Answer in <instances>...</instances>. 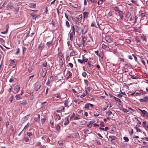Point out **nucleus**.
Here are the masks:
<instances>
[{
	"instance_id": "1",
	"label": "nucleus",
	"mask_w": 148,
	"mask_h": 148,
	"mask_svg": "<svg viewBox=\"0 0 148 148\" xmlns=\"http://www.w3.org/2000/svg\"><path fill=\"white\" fill-rule=\"evenodd\" d=\"M82 60L80 59H78L77 61L79 63L82 64L83 63H85L88 61V59L85 58L84 56L83 55L82 56Z\"/></svg>"
},
{
	"instance_id": "2",
	"label": "nucleus",
	"mask_w": 148,
	"mask_h": 148,
	"mask_svg": "<svg viewBox=\"0 0 148 148\" xmlns=\"http://www.w3.org/2000/svg\"><path fill=\"white\" fill-rule=\"evenodd\" d=\"M6 8L7 10L13 9L14 8L13 3L10 2L6 6Z\"/></svg>"
},
{
	"instance_id": "3",
	"label": "nucleus",
	"mask_w": 148,
	"mask_h": 148,
	"mask_svg": "<svg viewBox=\"0 0 148 148\" xmlns=\"http://www.w3.org/2000/svg\"><path fill=\"white\" fill-rule=\"evenodd\" d=\"M41 86V84L39 83H36L35 86V90L36 91H38L40 89Z\"/></svg>"
},
{
	"instance_id": "4",
	"label": "nucleus",
	"mask_w": 148,
	"mask_h": 148,
	"mask_svg": "<svg viewBox=\"0 0 148 148\" xmlns=\"http://www.w3.org/2000/svg\"><path fill=\"white\" fill-rule=\"evenodd\" d=\"M82 43L83 46L84 47L86 46V42L87 40V39L85 36H82Z\"/></svg>"
},
{
	"instance_id": "5",
	"label": "nucleus",
	"mask_w": 148,
	"mask_h": 148,
	"mask_svg": "<svg viewBox=\"0 0 148 148\" xmlns=\"http://www.w3.org/2000/svg\"><path fill=\"white\" fill-rule=\"evenodd\" d=\"M76 29L77 34L79 35H80L82 32V29L80 27L77 26Z\"/></svg>"
},
{
	"instance_id": "6",
	"label": "nucleus",
	"mask_w": 148,
	"mask_h": 148,
	"mask_svg": "<svg viewBox=\"0 0 148 148\" xmlns=\"http://www.w3.org/2000/svg\"><path fill=\"white\" fill-rule=\"evenodd\" d=\"M10 63L9 66H12V68H14L16 66L15 62L13 60H10Z\"/></svg>"
},
{
	"instance_id": "7",
	"label": "nucleus",
	"mask_w": 148,
	"mask_h": 148,
	"mask_svg": "<svg viewBox=\"0 0 148 148\" xmlns=\"http://www.w3.org/2000/svg\"><path fill=\"white\" fill-rule=\"evenodd\" d=\"M20 87L19 85H16L14 87V90L15 91V93H17L19 90Z\"/></svg>"
},
{
	"instance_id": "8",
	"label": "nucleus",
	"mask_w": 148,
	"mask_h": 148,
	"mask_svg": "<svg viewBox=\"0 0 148 148\" xmlns=\"http://www.w3.org/2000/svg\"><path fill=\"white\" fill-rule=\"evenodd\" d=\"M97 23V20L96 19H95L92 23L91 26L92 27H96L98 28V27L96 26V24Z\"/></svg>"
},
{
	"instance_id": "9",
	"label": "nucleus",
	"mask_w": 148,
	"mask_h": 148,
	"mask_svg": "<svg viewBox=\"0 0 148 148\" xmlns=\"http://www.w3.org/2000/svg\"><path fill=\"white\" fill-rule=\"evenodd\" d=\"M59 60V64L62 67L63 66L64 64V61L62 60V58H60Z\"/></svg>"
},
{
	"instance_id": "10",
	"label": "nucleus",
	"mask_w": 148,
	"mask_h": 148,
	"mask_svg": "<svg viewBox=\"0 0 148 148\" xmlns=\"http://www.w3.org/2000/svg\"><path fill=\"white\" fill-rule=\"evenodd\" d=\"M89 12H84L83 13V17L84 18H87L88 17Z\"/></svg>"
},
{
	"instance_id": "11",
	"label": "nucleus",
	"mask_w": 148,
	"mask_h": 148,
	"mask_svg": "<svg viewBox=\"0 0 148 148\" xmlns=\"http://www.w3.org/2000/svg\"><path fill=\"white\" fill-rule=\"evenodd\" d=\"M102 47L103 49H105L106 51H108L109 50V47L103 44L102 45Z\"/></svg>"
},
{
	"instance_id": "12",
	"label": "nucleus",
	"mask_w": 148,
	"mask_h": 148,
	"mask_svg": "<svg viewBox=\"0 0 148 148\" xmlns=\"http://www.w3.org/2000/svg\"><path fill=\"white\" fill-rule=\"evenodd\" d=\"M100 114V113L97 110L94 111V115L95 116H98Z\"/></svg>"
},
{
	"instance_id": "13",
	"label": "nucleus",
	"mask_w": 148,
	"mask_h": 148,
	"mask_svg": "<svg viewBox=\"0 0 148 148\" xmlns=\"http://www.w3.org/2000/svg\"><path fill=\"white\" fill-rule=\"evenodd\" d=\"M118 13L119 14V16L120 17V18L121 19H123V12L121 11H119Z\"/></svg>"
},
{
	"instance_id": "14",
	"label": "nucleus",
	"mask_w": 148,
	"mask_h": 148,
	"mask_svg": "<svg viewBox=\"0 0 148 148\" xmlns=\"http://www.w3.org/2000/svg\"><path fill=\"white\" fill-rule=\"evenodd\" d=\"M75 34V32H72L70 34V39L71 41H72L73 40V35Z\"/></svg>"
},
{
	"instance_id": "15",
	"label": "nucleus",
	"mask_w": 148,
	"mask_h": 148,
	"mask_svg": "<svg viewBox=\"0 0 148 148\" xmlns=\"http://www.w3.org/2000/svg\"><path fill=\"white\" fill-rule=\"evenodd\" d=\"M44 46V43H41L40 45H39L38 49L39 50H41L43 48Z\"/></svg>"
},
{
	"instance_id": "16",
	"label": "nucleus",
	"mask_w": 148,
	"mask_h": 148,
	"mask_svg": "<svg viewBox=\"0 0 148 148\" xmlns=\"http://www.w3.org/2000/svg\"><path fill=\"white\" fill-rule=\"evenodd\" d=\"M109 137L110 139H111L112 140H114L117 138L116 136H109Z\"/></svg>"
},
{
	"instance_id": "17",
	"label": "nucleus",
	"mask_w": 148,
	"mask_h": 148,
	"mask_svg": "<svg viewBox=\"0 0 148 148\" xmlns=\"http://www.w3.org/2000/svg\"><path fill=\"white\" fill-rule=\"evenodd\" d=\"M86 92V94H88V91L89 92L90 91V87H88L86 88L85 89Z\"/></svg>"
},
{
	"instance_id": "18",
	"label": "nucleus",
	"mask_w": 148,
	"mask_h": 148,
	"mask_svg": "<svg viewBox=\"0 0 148 148\" xmlns=\"http://www.w3.org/2000/svg\"><path fill=\"white\" fill-rule=\"evenodd\" d=\"M29 6L32 8H34L36 7V4L35 3H32L29 4Z\"/></svg>"
},
{
	"instance_id": "19",
	"label": "nucleus",
	"mask_w": 148,
	"mask_h": 148,
	"mask_svg": "<svg viewBox=\"0 0 148 148\" xmlns=\"http://www.w3.org/2000/svg\"><path fill=\"white\" fill-rule=\"evenodd\" d=\"M69 122V121L68 118H65V121L64 123V125H66L68 124Z\"/></svg>"
},
{
	"instance_id": "20",
	"label": "nucleus",
	"mask_w": 148,
	"mask_h": 148,
	"mask_svg": "<svg viewBox=\"0 0 148 148\" xmlns=\"http://www.w3.org/2000/svg\"><path fill=\"white\" fill-rule=\"evenodd\" d=\"M97 3L98 5H101L105 1V0H98Z\"/></svg>"
},
{
	"instance_id": "21",
	"label": "nucleus",
	"mask_w": 148,
	"mask_h": 148,
	"mask_svg": "<svg viewBox=\"0 0 148 148\" xmlns=\"http://www.w3.org/2000/svg\"><path fill=\"white\" fill-rule=\"evenodd\" d=\"M60 130V126L59 125H57L56 128V130L58 132H59Z\"/></svg>"
},
{
	"instance_id": "22",
	"label": "nucleus",
	"mask_w": 148,
	"mask_h": 148,
	"mask_svg": "<svg viewBox=\"0 0 148 148\" xmlns=\"http://www.w3.org/2000/svg\"><path fill=\"white\" fill-rule=\"evenodd\" d=\"M142 115L143 116H145L148 114V113L146 111L143 110V111L142 112Z\"/></svg>"
},
{
	"instance_id": "23",
	"label": "nucleus",
	"mask_w": 148,
	"mask_h": 148,
	"mask_svg": "<svg viewBox=\"0 0 148 148\" xmlns=\"http://www.w3.org/2000/svg\"><path fill=\"white\" fill-rule=\"evenodd\" d=\"M103 52H101L99 54V57L102 59L103 57Z\"/></svg>"
},
{
	"instance_id": "24",
	"label": "nucleus",
	"mask_w": 148,
	"mask_h": 148,
	"mask_svg": "<svg viewBox=\"0 0 148 148\" xmlns=\"http://www.w3.org/2000/svg\"><path fill=\"white\" fill-rule=\"evenodd\" d=\"M135 94L137 95H141V90H138L136 91L135 92Z\"/></svg>"
},
{
	"instance_id": "25",
	"label": "nucleus",
	"mask_w": 148,
	"mask_h": 148,
	"mask_svg": "<svg viewBox=\"0 0 148 148\" xmlns=\"http://www.w3.org/2000/svg\"><path fill=\"white\" fill-rule=\"evenodd\" d=\"M20 103L23 105H25L27 104V102L26 100H24L22 101H20Z\"/></svg>"
},
{
	"instance_id": "26",
	"label": "nucleus",
	"mask_w": 148,
	"mask_h": 148,
	"mask_svg": "<svg viewBox=\"0 0 148 148\" xmlns=\"http://www.w3.org/2000/svg\"><path fill=\"white\" fill-rule=\"evenodd\" d=\"M40 119V115L38 114L37 115V117H35L34 118V120L36 121H38V120H39Z\"/></svg>"
},
{
	"instance_id": "27",
	"label": "nucleus",
	"mask_w": 148,
	"mask_h": 148,
	"mask_svg": "<svg viewBox=\"0 0 148 148\" xmlns=\"http://www.w3.org/2000/svg\"><path fill=\"white\" fill-rule=\"evenodd\" d=\"M126 16L127 18H130L132 16L131 13L129 12H128L126 14Z\"/></svg>"
},
{
	"instance_id": "28",
	"label": "nucleus",
	"mask_w": 148,
	"mask_h": 148,
	"mask_svg": "<svg viewBox=\"0 0 148 148\" xmlns=\"http://www.w3.org/2000/svg\"><path fill=\"white\" fill-rule=\"evenodd\" d=\"M114 10L115 11H116V12H119V11H120L119 10V8L118 7H115L114 8Z\"/></svg>"
},
{
	"instance_id": "29",
	"label": "nucleus",
	"mask_w": 148,
	"mask_h": 148,
	"mask_svg": "<svg viewBox=\"0 0 148 148\" xmlns=\"http://www.w3.org/2000/svg\"><path fill=\"white\" fill-rule=\"evenodd\" d=\"M89 103H87L85 104L84 108L85 109H89Z\"/></svg>"
},
{
	"instance_id": "30",
	"label": "nucleus",
	"mask_w": 148,
	"mask_h": 148,
	"mask_svg": "<svg viewBox=\"0 0 148 148\" xmlns=\"http://www.w3.org/2000/svg\"><path fill=\"white\" fill-rule=\"evenodd\" d=\"M32 66L31 65H29L28 68V70L29 73L32 71Z\"/></svg>"
},
{
	"instance_id": "31",
	"label": "nucleus",
	"mask_w": 148,
	"mask_h": 148,
	"mask_svg": "<svg viewBox=\"0 0 148 148\" xmlns=\"http://www.w3.org/2000/svg\"><path fill=\"white\" fill-rule=\"evenodd\" d=\"M134 128L136 130V132H141V130H140L139 128H138V127H136V126L134 127Z\"/></svg>"
},
{
	"instance_id": "32",
	"label": "nucleus",
	"mask_w": 148,
	"mask_h": 148,
	"mask_svg": "<svg viewBox=\"0 0 148 148\" xmlns=\"http://www.w3.org/2000/svg\"><path fill=\"white\" fill-rule=\"evenodd\" d=\"M64 106L65 107H68V103L67 100L65 101L64 102Z\"/></svg>"
},
{
	"instance_id": "33",
	"label": "nucleus",
	"mask_w": 148,
	"mask_h": 148,
	"mask_svg": "<svg viewBox=\"0 0 148 148\" xmlns=\"http://www.w3.org/2000/svg\"><path fill=\"white\" fill-rule=\"evenodd\" d=\"M106 41L110 43L112 42V40L111 39H108L107 38L106 39Z\"/></svg>"
},
{
	"instance_id": "34",
	"label": "nucleus",
	"mask_w": 148,
	"mask_h": 148,
	"mask_svg": "<svg viewBox=\"0 0 148 148\" xmlns=\"http://www.w3.org/2000/svg\"><path fill=\"white\" fill-rule=\"evenodd\" d=\"M0 42H1L2 44H5V41L1 38H0Z\"/></svg>"
},
{
	"instance_id": "35",
	"label": "nucleus",
	"mask_w": 148,
	"mask_h": 148,
	"mask_svg": "<svg viewBox=\"0 0 148 148\" xmlns=\"http://www.w3.org/2000/svg\"><path fill=\"white\" fill-rule=\"evenodd\" d=\"M62 53L61 52H60L58 54V57H59V59L60 58H62Z\"/></svg>"
},
{
	"instance_id": "36",
	"label": "nucleus",
	"mask_w": 148,
	"mask_h": 148,
	"mask_svg": "<svg viewBox=\"0 0 148 148\" xmlns=\"http://www.w3.org/2000/svg\"><path fill=\"white\" fill-rule=\"evenodd\" d=\"M51 44L52 42H48L47 43V46L49 47H50L51 46Z\"/></svg>"
},
{
	"instance_id": "37",
	"label": "nucleus",
	"mask_w": 148,
	"mask_h": 148,
	"mask_svg": "<svg viewBox=\"0 0 148 148\" xmlns=\"http://www.w3.org/2000/svg\"><path fill=\"white\" fill-rule=\"evenodd\" d=\"M141 40L143 41H146L145 37L144 36H141Z\"/></svg>"
},
{
	"instance_id": "38",
	"label": "nucleus",
	"mask_w": 148,
	"mask_h": 148,
	"mask_svg": "<svg viewBox=\"0 0 148 148\" xmlns=\"http://www.w3.org/2000/svg\"><path fill=\"white\" fill-rule=\"evenodd\" d=\"M22 95V94L21 95H17L16 96V99L17 100H19L20 98L21 95Z\"/></svg>"
},
{
	"instance_id": "39",
	"label": "nucleus",
	"mask_w": 148,
	"mask_h": 148,
	"mask_svg": "<svg viewBox=\"0 0 148 148\" xmlns=\"http://www.w3.org/2000/svg\"><path fill=\"white\" fill-rule=\"evenodd\" d=\"M123 139L125 140V141L126 142H127L129 141V139L127 137H123Z\"/></svg>"
},
{
	"instance_id": "40",
	"label": "nucleus",
	"mask_w": 148,
	"mask_h": 148,
	"mask_svg": "<svg viewBox=\"0 0 148 148\" xmlns=\"http://www.w3.org/2000/svg\"><path fill=\"white\" fill-rule=\"evenodd\" d=\"M43 66L44 67H46L47 66V63L46 61H44L42 64Z\"/></svg>"
},
{
	"instance_id": "41",
	"label": "nucleus",
	"mask_w": 148,
	"mask_h": 148,
	"mask_svg": "<svg viewBox=\"0 0 148 148\" xmlns=\"http://www.w3.org/2000/svg\"><path fill=\"white\" fill-rule=\"evenodd\" d=\"M143 125L144 127H148V126L146 125V122L144 121L143 123Z\"/></svg>"
},
{
	"instance_id": "42",
	"label": "nucleus",
	"mask_w": 148,
	"mask_h": 148,
	"mask_svg": "<svg viewBox=\"0 0 148 148\" xmlns=\"http://www.w3.org/2000/svg\"><path fill=\"white\" fill-rule=\"evenodd\" d=\"M114 98L115 100L116 101H117L118 102H121V101L119 99V98H117V97H114Z\"/></svg>"
},
{
	"instance_id": "43",
	"label": "nucleus",
	"mask_w": 148,
	"mask_h": 148,
	"mask_svg": "<svg viewBox=\"0 0 148 148\" xmlns=\"http://www.w3.org/2000/svg\"><path fill=\"white\" fill-rule=\"evenodd\" d=\"M8 29L7 28L6 29L5 31H4L3 32H1V33L4 34H6L8 32Z\"/></svg>"
},
{
	"instance_id": "44",
	"label": "nucleus",
	"mask_w": 148,
	"mask_h": 148,
	"mask_svg": "<svg viewBox=\"0 0 148 148\" xmlns=\"http://www.w3.org/2000/svg\"><path fill=\"white\" fill-rule=\"evenodd\" d=\"M82 75L84 77H85L86 76L87 73L86 72H83L82 73Z\"/></svg>"
},
{
	"instance_id": "45",
	"label": "nucleus",
	"mask_w": 148,
	"mask_h": 148,
	"mask_svg": "<svg viewBox=\"0 0 148 148\" xmlns=\"http://www.w3.org/2000/svg\"><path fill=\"white\" fill-rule=\"evenodd\" d=\"M55 115L57 117V118L58 120H59L60 119V117L59 114H56Z\"/></svg>"
},
{
	"instance_id": "46",
	"label": "nucleus",
	"mask_w": 148,
	"mask_h": 148,
	"mask_svg": "<svg viewBox=\"0 0 148 148\" xmlns=\"http://www.w3.org/2000/svg\"><path fill=\"white\" fill-rule=\"evenodd\" d=\"M66 26L68 27H70V24H69V22L68 21H66Z\"/></svg>"
},
{
	"instance_id": "47",
	"label": "nucleus",
	"mask_w": 148,
	"mask_h": 148,
	"mask_svg": "<svg viewBox=\"0 0 148 148\" xmlns=\"http://www.w3.org/2000/svg\"><path fill=\"white\" fill-rule=\"evenodd\" d=\"M20 52V49L19 48H17L16 49V54H18Z\"/></svg>"
},
{
	"instance_id": "48",
	"label": "nucleus",
	"mask_w": 148,
	"mask_h": 148,
	"mask_svg": "<svg viewBox=\"0 0 148 148\" xmlns=\"http://www.w3.org/2000/svg\"><path fill=\"white\" fill-rule=\"evenodd\" d=\"M112 114V112L110 111H108L106 113V114L108 116H109L110 115H111Z\"/></svg>"
},
{
	"instance_id": "49",
	"label": "nucleus",
	"mask_w": 148,
	"mask_h": 148,
	"mask_svg": "<svg viewBox=\"0 0 148 148\" xmlns=\"http://www.w3.org/2000/svg\"><path fill=\"white\" fill-rule=\"evenodd\" d=\"M84 82L86 85L88 86V81L86 79H84Z\"/></svg>"
},
{
	"instance_id": "50",
	"label": "nucleus",
	"mask_w": 148,
	"mask_h": 148,
	"mask_svg": "<svg viewBox=\"0 0 148 148\" xmlns=\"http://www.w3.org/2000/svg\"><path fill=\"white\" fill-rule=\"evenodd\" d=\"M135 119L137 121V123L139 124H141V122L139 120H138V119L137 118H135Z\"/></svg>"
},
{
	"instance_id": "51",
	"label": "nucleus",
	"mask_w": 148,
	"mask_h": 148,
	"mask_svg": "<svg viewBox=\"0 0 148 148\" xmlns=\"http://www.w3.org/2000/svg\"><path fill=\"white\" fill-rule=\"evenodd\" d=\"M145 99V98H143L140 99V101L141 102H146V101Z\"/></svg>"
},
{
	"instance_id": "52",
	"label": "nucleus",
	"mask_w": 148,
	"mask_h": 148,
	"mask_svg": "<svg viewBox=\"0 0 148 148\" xmlns=\"http://www.w3.org/2000/svg\"><path fill=\"white\" fill-rule=\"evenodd\" d=\"M143 98H145L146 101L148 102V96H145L143 97Z\"/></svg>"
},
{
	"instance_id": "53",
	"label": "nucleus",
	"mask_w": 148,
	"mask_h": 148,
	"mask_svg": "<svg viewBox=\"0 0 148 148\" xmlns=\"http://www.w3.org/2000/svg\"><path fill=\"white\" fill-rule=\"evenodd\" d=\"M25 139L26 142H27L29 141V139L28 137H25Z\"/></svg>"
},
{
	"instance_id": "54",
	"label": "nucleus",
	"mask_w": 148,
	"mask_h": 148,
	"mask_svg": "<svg viewBox=\"0 0 148 148\" xmlns=\"http://www.w3.org/2000/svg\"><path fill=\"white\" fill-rule=\"evenodd\" d=\"M61 9V8H60L59 7L58 8H57V12L58 15H59V10H60Z\"/></svg>"
},
{
	"instance_id": "55",
	"label": "nucleus",
	"mask_w": 148,
	"mask_h": 148,
	"mask_svg": "<svg viewBox=\"0 0 148 148\" xmlns=\"http://www.w3.org/2000/svg\"><path fill=\"white\" fill-rule=\"evenodd\" d=\"M125 41L128 43H130L131 41L130 39H126Z\"/></svg>"
},
{
	"instance_id": "56",
	"label": "nucleus",
	"mask_w": 148,
	"mask_h": 148,
	"mask_svg": "<svg viewBox=\"0 0 148 148\" xmlns=\"http://www.w3.org/2000/svg\"><path fill=\"white\" fill-rule=\"evenodd\" d=\"M131 77L133 79H137L136 77L134 75H131Z\"/></svg>"
},
{
	"instance_id": "57",
	"label": "nucleus",
	"mask_w": 148,
	"mask_h": 148,
	"mask_svg": "<svg viewBox=\"0 0 148 148\" xmlns=\"http://www.w3.org/2000/svg\"><path fill=\"white\" fill-rule=\"evenodd\" d=\"M29 123H28L25 126L23 130L24 129H26L27 127H28L29 126Z\"/></svg>"
},
{
	"instance_id": "58",
	"label": "nucleus",
	"mask_w": 148,
	"mask_h": 148,
	"mask_svg": "<svg viewBox=\"0 0 148 148\" xmlns=\"http://www.w3.org/2000/svg\"><path fill=\"white\" fill-rule=\"evenodd\" d=\"M91 124H90V123H89L88 122V123L87 124V126L90 128L92 127V125H91Z\"/></svg>"
},
{
	"instance_id": "59",
	"label": "nucleus",
	"mask_w": 148,
	"mask_h": 148,
	"mask_svg": "<svg viewBox=\"0 0 148 148\" xmlns=\"http://www.w3.org/2000/svg\"><path fill=\"white\" fill-rule=\"evenodd\" d=\"M45 121V120L44 119L42 118L41 119V123L43 124Z\"/></svg>"
},
{
	"instance_id": "60",
	"label": "nucleus",
	"mask_w": 148,
	"mask_h": 148,
	"mask_svg": "<svg viewBox=\"0 0 148 148\" xmlns=\"http://www.w3.org/2000/svg\"><path fill=\"white\" fill-rule=\"evenodd\" d=\"M132 56H133L134 57V59L135 60V61L136 62L137 61V57L136 56H135L134 55V54H132Z\"/></svg>"
},
{
	"instance_id": "61",
	"label": "nucleus",
	"mask_w": 148,
	"mask_h": 148,
	"mask_svg": "<svg viewBox=\"0 0 148 148\" xmlns=\"http://www.w3.org/2000/svg\"><path fill=\"white\" fill-rule=\"evenodd\" d=\"M13 81H14V79L12 77H11L10 79L9 80V82H10L11 83L12 82H13Z\"/></svg>"
},
{
	"instance_id": "62",
	"label": "nucleus",
	"mask_w": 148,
	"mask_h": 148,
	"mask_svg": "<svg viewBox=\"0 0 148 148\" xmlns=\"http://www.w3.org/2000/svg\"><path fill=\"white\" fill-rule=\"evenodd\" d=\"M9 100L10 102H12V96L11 97H10L9 99Z\"/></svg>"
},
{
	"instance_id": "63",
	"label": "nucleus",
	"mask_w": 148,
	"mask_h": 148,
	"mask_svg": "<svg viewBox=\"0 0 148 148\" xmlns=\"http://www.w3.org/2000/svg\"><path fill=\"white\" fill-rule=\"evenodd\" d=\"M27 135L29 136H30L32 135V134L31 132H27Z\"/></svg>"
},
{
	"instance_id": "64",
	"label": "nucleus",
	"mask_w": 148,
	"mask_h": 148,
	"mask_svg": "<svg viewBox=\"0 0 148 148\" xmlns=\"http://www.w3.org/2000/svg\"><path fill=\"white\" fill-rule=\"evenodd\" d=\"M69 65L70 66L71 68H72L73 67V64L71 63H69Z\"/></svg>"
}]
</instances>
